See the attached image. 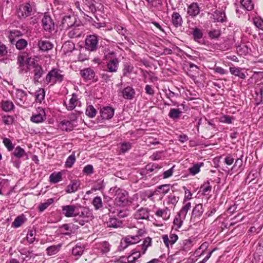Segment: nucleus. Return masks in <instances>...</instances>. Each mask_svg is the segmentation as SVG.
<instances>
[{
    "label": "nucleus",
    "mask_w": 263,
    "mask_h": 263,
    "mask_svg": "<svg viewBox=\"0 0 263 263\" xmlns=\"http://www.w3.org/2000/svg\"><path fill=\"white\" fill-rule=\"evenodd\" d=\"M62 180V173L61 172L52 173L49 176V181L52 183H57Z\"/></svg>",
    "instance_id": "nucleus-34"
},
{
    "label": "nucleus",
    "mask_w": 263,
    "mask_h": 263,
    "mask_svg": "<svg viewBox=\"0 0 263 263\" xmlns=\"http://www.w3.org/2000/svg\"><path fill=\"white\" fill-rule=\"evenodd\" d=\"M63 214L66 217H75L78 206L75 205H67L62 207Z\"/></svg>",
    "instance_id": "nucleus-12"
},
{
    "label": "nucleus",
    "mask_w": 263,
    "mask_h": 263,
    "mask_svg": "<svg viewBox=\"0 0 263 263\" xmlns=\"http://www.w3.org/2000/svg\"><path fill=\"white\" fill-rule=\"evenodd\" d=\"M108 206H109V208H108V211H109V213H111L112 214H115V216L116 215L119 216H121V217H124V214H122L123 213V212L122 211H118V210H117V211L116 212L114 210V208H112L111 205H108Z\"/></svg>",
    "instance_id": "nucleus-59"
},
{
    "label": "nucleus",
    "mask_w": 263,
    "mask_h": 263,
    "mask_svg": "<svg viewBox=\"0 0 263 263\" xmlns=\"http://www.w3.org/2000/svg\"><path fill=\"white\" fill-rule=\"evenodd\" d=\"M100 113L103 120L110 119L114 115V109L111 107H104L101 109Z\"/></svg>",
    "instance_id": "nucleus-14"
},
{
    "label": "nucleus",
    "mask_w": 263,
    "mask_h": 263,
    "mask_svg": "<svg viewBox=\"0 0 263 263\" xmlns=\"http://www.w3.org/2000/svg\"><path fill=\"white\" fill-rule=\"evenodd\" d=\"M22 35V32L19 30H13L10 32L9 35V39L12 44H14L15 42V37H20Z\"/></svg>",
    "instance_id": "nucleus-37"
},
{
    "label": "nucleus",
    "mask_w": 263,
    "mask_h": 263,
    "mask_svg": "<svg viewBox=\"0 0 263 263\" xmlns=\"http://www.w3.org/2000/svg\"><path fill=\"white\" fill-rule=\"evenodd\" d=\"M62 246L61 243H59L57 245H53L48 247L46 250L47 254L48 256H52L56 254L60 251Z\"/></svg>",
    "instance_id": "nucleus-24"
},
{
    "label": "nucleus",
    "mask_w": 263,
    "mask_h": 263,
    "mask_svg": "<svg viewBox=\"0 0 263 263\" xmlns=\"http://www.w3.org/2000/svg\"><path fill=\"white\" fill-rule=\"evenodd\" d=\"M201 190L204 194H205L207 192H211L212 190V186L210 184V182L209 181H207L206 182L204 183L201 186Z\"/></svg>",
    "instance_id": "nucleus-54"
},
{
    "label": "nucleus",
    "mask_w": 263,
    "mask_h": 263,
    "mask_svg": "<svg viewBox=\"0 0 263 263\" xmlns=\"http://www.w3.org/2000/svg\"><path fill=\"white\" fill-rule=\"evenodd\" d=\"M26 220L24 214H22L15 218L14 221L12 223V227L17 228L21 227Z\"/></svg>",
    "instance_id": "nucleus-28"
},
{
    "label": "nucleus",
    "mask_w": 263,
    "mask_h": 263,
    "mask_svg": "<svg viewBox=\"0 0 263 263\" xmlns=\"http://www.w3.org/2000/svg\"><path fill=\"white\" fill-rule=\"evenodd\" d=\"M200 9L197 3H193L187 8V13L190 16L195 17L200 12Z\"/></svg>",
    "instance_id": "nucleus-21"
},
{
    "label": "nucleus",
    "mask_w": 263,
    "mask_h": 263,
    "mask_svg": "<svg viewBox=\"0 0 263 263\" xmlns=\"http://www.w3.org/2000/svg\"><path fill=\"white\" fill-rule=\"evenodd\" d=\"M28 43L26 40L21 39L15 42L16 48L18 50L24 49L27 45Z\"/></svg>",
    "instance_id": "nucleus-46"
},
{
    "label": "nucleus",
    "mask_w": 263,
    "mask_h": 263,
    "mask_svg": "<svg viewBox=\"0 0 263 263\" xmlns=\"http://www.w3.org/2000/svg\"><path fill=\"white\" fill-rule=\"evenodd\" d=\"M168 202L170 203H172V204L175 205L178 201V198L176 197L174 195H169L168 197Z\"/></svg>",
    "instance_id": "nucleus-63"
},
{
    "label": "nucleus",
    "mask_w": 263,
    "mask_h": 263,
    "mask_svg": "<svg viewBox=\"0 0 263 263\" xmlns=\"http://www.w3.org/2000/svg\"><path fill=\"white\" fill-rule=\"evenodd\" d=\"M132 147V144L129 142H124L121 146V150L123 153H125Z\"/></svg>",
    "instance_id": "nucleus-57"
},
{
    "label": "nucleus",
    "mask_w": 263,
    "mask_h": 263,
    "mask_svg": "<svg viewBox=\"0 0 263 263\" xmlns=\"http://www.w3.org/2000/svg\"><path fill=\"white\" fill-rule=\"evenodd\" d=\"M137 219H146L149 217V211L146 208H141L134 215Z\"/></svg>",
    "instance_id": "nucleus-18"
},
{
    "label": "nucleus",
    "mask_w": 263,
    "mask_h": 263,
    "mask_svg": "<svg viewBox=\"0 0 263 263\" xmlns=\"http://www.w3.org/2000/svg\"><path fill=\"white\" fill-rule=\"evenodd\" d=\"M80 73L85 81L90 80L95 76V72L91 68H86L82 69L80 70Z\"/></svg>",
    "instance_id": "nucleus-15"
},
{
    "label": "nucleus",
    "mask_w": 263,
    "mask_h": 263,
    "mask_svg": "<svg viewBox=\"0 0 263 263\" xmlns=\"http://www.w3.org/2000/svg\"><path fill=\"white\" fill-rule=\"evenodd\" d=\"M202 165V163L195 164L193 166L189 168V172L192 175H195L199 172L200 167Z\"/></svg>",
    "instance_id": "nucleus-43"
},
{
    "label": "nucleus",
    "mask_w": 263,
    "mask_h": 263,
    "mask_svg": "<svg viewBox=\"0 0 263 263\" xmlns=\"http://www.w3.org/2000/svg\"><path fill=\"white\" fill-rule=\"evenodd\" d=\"M230 71L232 74L242 79H245L246 78L245 74L242 72L239 68L230 67Z\"/></svg>",
    "instance_id": "nucleus-35"
},
{
    "label": "nucleus",
    "mask_w": 263,
    "mask_h": 263,
    "mask_svg": "<svg viewBox=\"0 0 263 263\" xmlns=\"http://www.w3.org/2000/svg\"><path fill=\"white\" fill-rule=\"evenodd\" d=\"M83 172L87 174H91L93 173V168L91 165H87L84 168Z\"/></svg>",
    "instance_id": "nucleus-64"
},
{
    "label": "nucleus",
    "mask_w": 263,
    "mask_h": 263,
    "mask_svg": "<svg viewBox=\"0 0 263 263\" xmlns=\"http://www.w3.org/2000/svg\"><path fill=\"white\" fill-rule=\"evenodd\" d=\"M80 186V182L79 180H73L68 185L65 189L67 193H72L78 190Z\"/></svg>",
    "instance_id": "nucleus-19"
},
{
    "label": "nucleus",
    "mask_w": 263,
    "mask_h": 263,
    "mask_svg": "<svg viewBox=\"0 0 263 263\" xmlns=\"http://www.w3.org/2000/svg\"><path fill=\"white\" fill-rule=\"evenodd\" d=\"M83 9L87 11H89L95 13L96 11V8L95 5V0H83Z\"/></svg>",
    "instance_id": "nucleus-17"
},
{
    "label": "nucleus",
    "mask_w": 263,
    "mask_h": 263,
    "mask_svg": "<svg viewBox=\"0 0 263 263\" xmlns=\"http://www.w3.org/2000/svg\"><path fill=\"white\" fill-rule=\"evenodd\" d=\"M54 201L53 198H49L44 203H41L39 204L38 208L40 212H43L46 210L50 205H51Z\"/></svg>",
    "instance_id": "nucleus-42"
},
{
    "label": "nucleus",
    "mask_w": 263,
    "mask_h": 263,
    "mask_svg": "<svg viewBox=\"0 0 263 263\" xmlns=\"http://www.w3.org/2000/svg\"><path fill=\"white\" fill-rule=\"evenodd\" d=\"M242 159L241 158H238L236 160L234 165L232 167V170H237L242 165Z\"/></svg>",
    "instance_id": "nucleus-58"
},
{
    "label": "nucleus",
    "mask_w": 263,
    "mask_h": 263,
    "mask_svg": "<svg viewBox=\"0 0 263 263\" xmlns=\"http://www.w3.org/2000/svg\"><path fill=\"white\" fill-rule=\"evenodd\" d=\"M212 18L214 22H224L226 20L225 13L221 10H216L212 14Z\"/></svg>",
    "instance_id": "nucleus-22"
},
{
    "label": "nucleus",
    "mask_w": 263,
    "mask_h": 263,
    "mask_svg": "<svg viewBox=\"0 0 263 263\" xmlns=\"http://www.w3.org/2000/svg\"><path fill=\"white\" fill-rule=\"evenodd\" d=\"M67 35L70 38L80 37L83 33V27L81 24H77L67 30Z\"/></svg>",
    "instance_id": "nucleus-8"
},
{
    "label": "nucleus",
    "mask_w": 263,
    "mask_h": 263,
    "mask_svg": "<svg viewBox=\"0 0 263 263\" xmlns=\"http://www.w3.org/2000/svg\"><path fill=\"white\" fill-rule=\"evenodd\" d=\"M107 225L108 227L118 228L122 227V222L121 220H119L116 218H110L107 222Z\"/></svg>",
    "instance_id": "nucleus-30"
},
{
    "label": "nucleus",
    "mask_w": 263,
    "mask_h": 263,
    "mask_svg": "<svg viewBox=\"0 0 263 263\" xmlns=\"http://www.w3.org/2000/svg\"><path fill=\"white\" fill-rule=\"evenodd\" d=\"M16 96L21 101H25L27 97V93L21 89H17L16 92Z\"/></svg>",
    "instance_id": "nucleus-49"
},
{
    "label": "nucleus",
    "mask_w": 263,
    "mask_h": 263,
    "mask_svg": "<svg viewBox=\"0 0 263 263\" xmlns=\"http://www.w3.org/2000/svg\"><path fill=\"white\" fill-rule=\"evenodd\" d=\"M76 156L74 153H73L67 158L65 161V166L67 168H70L76 162Z\"/></svg>",
    "instance_id": "nucleus-41"
},
{
    "label": "nucleus",
    "mask_w": 263,
    "mask_h": 263,
    "mask_svg": "<svg viewBox=\"0 0 263 263\" xmlns=\"http://www.w3.org/2000/svg\"><path fill=\"white\" fill-rule=\"evenodd\" d=\"M119 61L118 58H114L108 61L106 64V71L109 72H116L118 71Z\"/></svg>",
    "instance_id": "nucleus-13"
},
{
    "label": "nucleus",
    "mask_w": 263,
    "mask_h": 263,
    "mask_svg": "<svg viewBox=\"0 0 263 263\" xmlns=\"http://www.w3.org/2000/svg\"><path fill=\"white\" fill-rule=\"evenodd\" d=\"M191 207V204L190 202L186 203L184 204V205L181 208L180 211L179 212L178 214L179 216L184 219L185 218L187 212L190 210Z\"/></svg>",
    "instance_id": "nucleus-36"
},
{
    "label": "nucleus",
    "mask_w": 263,
    "mask_h": 263,
    "mask_svg": "<svg viewBox=\"0 0 263 263\" xmlns=\"http://www.w3.org/2000/svg\"><path fill=\"white\" fill-rule=\"evenodd\" d=\"M125 241L127 244H135L140 241V239L137 235L132 236H128V238H126Z\"/></svg>",
    "instance_id": "nucleus-47"
},
{
    "label": "nucleus",
    "mask_w": 263,
    "mask_h": 263,
    "mask_svg": "<svg viewBox=\"0 0 263 263\" xmlns=\"http://www.w3.org/2000/svg\"><path fill=\"white\" fill-rule=\"evenodd\" d=\"M41 23L44 31L52 33L55 31L54 22L49 15L45 14L42 19Z\"/></svg>",
    "instance_id": "nucleus-4"
},
{
    "label": "nucleus",
    "mask_w": 263,
    "mask_h": 263,
    "mask_svg": "<svg viewBox=\"0 0 263 263\" xmlns=\"http://www.w3.org/2000/svg\"><path fill=\"white\" fill-rule=\"evenodd\" d=\"M31 66H32L33 69L34 80L35 82H38L39 79L42 77L44 73V70L41 65L35 62L33 60L31 62Z\"/></svg>",
    "instance_id": "nucleus-10"
},
{
    "label": "nucleus",
    "mask_w": 263,
    "mask_h": 263,
    "mask_svg": "<svg viewBox=\"0 0 263 263\" xmlns=\"http://www.w3.org/2000/svg\"><path fill=\"white\" fill-rule=\"evenodd\" d=\"M1 107L4 111L9 112L14 109V105L11 101H2L1 102Z\"/></svg>",
    "instance_id": "nucleus-25"
},
{
    "label": "nucleus",
    "mask_w": 263,
    "mask_h": 263,
    "mask_svg": "<svg viewBox=\"0 0 263 263\" xmlns=\"http://www.w3.org/2000/svg\"><path fill=\"white\" fill-rule=\"evenodd\" d=\"M31 59L27 58L25 53L20 54L17 56V63L18 65V69L20 73L27 72L30 70L31 66Z\"/></svg>",
    "instance_id": "nucleus-3"
},
{
    "label": "nucleus",
    "mask_w": 263,
    "mask_h": 263,
    "mask_svg": "<svg viewBox=\"0 0 263 263\" xmlns=\"http://www.w3.org/2000/svg\"><path fill=\"white\" fill-rule=\"evenodd\" d=\"M172 22L176 27L181 26L182 19L181 15L178 12H174L172 16Z\"/></svg>",
    "instance_id": "nucleus-26"
},
{
    "label": "nucleus",
    "mask_w": 263,
    "mask_h": 263,
    "mask_svg": "<svg viewBox=\"0 0 263 263\" xmlns=\"http://www.w3.org/2000/svg\"><path fill=\"white\" fill-rule=\"evenodd\" d=\"M221 31L220 29H212L208 32L209 36L212 39H218L221 35Z\"/></svg>",
    "instance_id": "nucleus-44"
},
{
    "label": "nucleus",
    "mask_w": 263,
    "mask_h": 263,
    "mask_svg": "<svg viewBox=\"0 0 263 263\" xmlns=\"http://www.w3.org/2000/svg\"><path fill=\"white\" fill-rule=\"evenodd\" d=\"M175 95L176 94L174 92L171 91L170 90H168V91L166 92V97L170 99L171 101L173 103V105H177V106H178L179 105L177 102H173L172 100V99L175 97Z\"/></svg>",
    "instance_id": "nucleus-60"
},
{
    "label": "nucleus",
    "mask_w": 263,
    "mask_h": 263,
    "mask_svg": "<svg viewBox=\"0 0 263 263\" xmlns=\"http://www.w3.org/2000/svg\"><path fill=\"white\" fill-rule=\"evenodd\" d=\"M192 35L195 40L200 39L203 36V33L200 29L196 27L193 29Z\"/></svg>",
    "instance_id": "nucleus-48"
},
{
    "label": "nucleus",
    "mask_w": 263,
    "mask_h": 263,
    "mask_svg": "<svg viewBox=\"0 0 263 263\" xmlns=\"http://www.w3.org/2000/svg\"><path fill=\"white\" fill-rule=\"evenodd\" d=\"M155 214L157 216L162 217L164 219H167L170 216V211L167 208L164 210L159 209L156 211Z\"/></svg>",
    "instance_id": "nucleus-40"
},
{
    "label": "nucleus",
    "mask_w": 263,
    "mask_h": 263,
    "mask_svg": "<svg viewBox=\"0 0 263 263\" xmlns=\"http://www.w3.org/2000/svg\"><path fill=\"white\" fill-rule=\"evenodd\" d=\"M115 196V201L117 205L126 206L128 204V193L126 191L119 188L116 190Z\"/></svg>",
    "instance_id": "nucleus-6"
},
{
    "label": "nucleus",
    "mask_w": 263,
    "mask_h": 263,
    "mask_svg": "<svg viewBox=\"0 0 263 263\" xmlns=\"http://www.w3.org/2000/svg\"><path fill=\"white\" fill-rule=\"evenodd\" d=\"M37 45L40 49L43 51H47L53 47V45L48 41L40 40Z\"/></svg>",
    "instance_id": "nucleus-23"
},
{
    "label": "nucleus",
    "mask_w": 263,
    "mask_h": 263,
    "mask_svg": "<svg viewBox=\"0 0 263 263\" xmlns=\"http://www.w3.org/2000/svg\"><path fill=\"white\" fill-rule=\"evenodd\" d=\"M92 204L96 210H100L103 206V203L101 198L100 196L95 197L92 201Z\"/></svg>",
    "instance_id": "nucleus-38"
},
{
    "label": "nucleus",
    "mask_w": 263,
    "mask_h": 263,
    "mask_svg": "<svg viewBox=\"0 0 263 263\" xmlns=\"http://www.w3.org/2000/svg\"><path fill=\"white\" fill-rule=\"evenodd\" d=\"M170 184H166L161 185L158 186L156 190H158L159 191V193H160V191H161V193L163 194V195H165L170 191Z\"/></svg>",
    "instance_id": "nucleus-52"
},
{
    "label": "nucleus",
    "mask_w": 263,
    "mask_h": 263,
    "mask_svg": "<svg viewBox=\"0 0 263 263\" xmlns=\"http://www.w3.org/2000/svg\"><path fill=\"white\" fill-rule=\"evenodd\" d=\"M203 211L204 209L202 204H197L193 209L191 219H194L196 218H199L203 214Z\"/></svg>",
    "instance_id": "nucleus-20"
},
{
    "label": "nucleus",
    "mask_w": 263,
    "mask_h": 263,
    "mask_svg": "<svg viewBox=\"0 0 263 263\" xmlns=\"http://www.w3.org/2000/svg\"><path fill=\"white\" fill-rule=\"evenodd\" d=\"M76 18L74 16H65L63 17L61 26L62 28L65 30H67L70 27L74 26L78 24L76 23Z\"/></svg>",
    "instance_id": "nucleus-9"
},
{
    "label": "nucleus",
    "mask_w": 263,
    "mask_h": 263,
    "mask_svg": "<svg viewBox=\"0 0 263 263\" xmlns=\"http://www.w3.org/2000/svg\"><path fill=\"white\" fill-rule=\"evenodd\" d=\"M93 219L92 212L89 208L84 206L78 208L77 212L73 220L81 226H84L86 223Z\"/></svg>",
    "instance_id": "nucleus-1"
},
{
    "label": "nucleus",
    "mask_w": 263,
    "mask_h": 263,
    "mask_svg": "<svg viewBox=\"0 0 263 263\" xmlns=\"http://www.w3.org/2000/svg\"><path fill=\"white\" fill-rule=\"evenodd\" d=\"M35 234H36V232H35V231H34V230H29L28 231L27 234L26 238H27V241L30 243H32L34 241Z\"/></svg>",
    "instance_id": "nucleus-50"
},
{
    "label": "nucleus",
    "mask_w": 263,
    "mask_h": 263,
    "mask_svg": "<svg viewBox=\"0 0 263 263\" xmlns=\"http://www.w3.org/2000/svg\"><path fill=\"white\" fill-rule=\"evenodd\" d=\"M182 113V111L178 108H172L171 109L169 113L168 117L175 120L178 119Z\"/></svg>",
    "instance_id": "nucleus-33"
},
{
    "label": "nucleus",
    "mask_w": 263,
    "mask_h": 263,
    "mask_svg": "<svg viewBox=\"0 0 263 263\" xmlns=\"http://www.w3.org/2000/svg\"><path fill=\"white\" fill-rule=\"evenodd\" d=\"M78 101L77 95L73 93L71 98L69 100V103L66 105V108L69 110H73L76 106Z\"/></svg>",
    "instance_id": "nucleus-31"
},
{
    "label": "nucleus",
    "mask_w": 263,
    "mask_h": 263,
    "mask_svg": "<svg viewBox=\"0 0 263 263\" xmlns=\"http://www.w3.org/2000/svg\"><path fill=\"white\" fill-rule=\"evenodd\" d=\"M182 219H183L179 216L174 218L173 224L174 227H176V228H175L176 229L181 228L183 222Z\"/></svg>",
    "instance_id": "nucleus-55"
},
{
    "label": "nucleus",
    "mask_w": 263,
    "mask_h": 263,
    "mask_svg": "<svg viewBox=\"0 0 263 263\" xmlns=\"http://www.w3.org/2000/svg\"><path fill=\"white\" fill-rule=\"evenodd\" d=\"M84 247L80 242L78 243L72 250V254L74 256L80 257L84 252Z\"/></svg>",
    "instance_id": "nucleus-27"
},
{
    "label": "nucleus",
    "mask_w": 263,
    "mask_h": 263,
    "mask_svg": "<svg viewBox=\"0 0 263 263\" xmlns=\"http://www.w3.org/2000/svg\"><path fill=\"white\" fill-rule=\"evenodd\" d=\"M12 155L17 158H21L25 156H27V154L25 150L21 146H17L12 153Z\"/></svg>",
    "instance_id": "nucleus-32"
},
{
    "label": "nucleus",
    "mask_w": 263,
    "mask_h": 263,
    "mask_svg": "<svg viewBox=\"0 0 263 263\" xmlns=\"http://www.w3.org/2000/svg\"><path fill=\"white\" fill-rule=\"evenodd\" d=\"M36 100L41 102L45 97V91L44 89H40L35 92Z\"/></svg>",
    "instance_id": "nucleus-51"
},
{
    "label": "nucleus",
    "mask_w": 263,
    "mask_h": 263,
    "mask_svg": "<svg viewBox=\"0 0 263 263\" xmlns=\"http://www.w3.org/2000/svg\"><path fill=\"white\" fill-rule=\"evenodd\" d=\"M98 39L96 35H88L85 40V48L88 51H95L98 48Z\"/></svg>",
    "instance_id": "nucleus-7"
},
{
    "label": "nucleus",
    "mask_w": 263,
    "mask_h": 263,
    "mask_svg": "<svg viewBox=\"0 0 263 263\" xmlns=\"http://www.w3.org/2000/svg\"><path fill=\"white\" fill-rule=\"evenodd\" d=\"M62 73L63 71L59 69H52L47 74L45 82L47 84L52 83V84L61 83L64 79V74Z\"/></svg>",
    "instance_id": "nucleus-2"
},
{
    "label": "nucleus",
    "mask_w": 263,
    "mask_h": 263,
    "mask_svg": "<svg viewBox=\"0 0 263 263\" xmlns=\"http://www.w3.org/2000/svg\"><path fill=\"white\" fill-rule=\"evenodd\" d=\"M45 116L44 109L43 108L39 107L36 110V112L32 115L31 121L36 123H41L44 120Z\"/></svg>",
    "instance_id": "nucleus-11"
},
{
    "label": "nucleus",
    "mask_w": 263,
    "mask_h": 263,
    "mask_svg": "<svg viewBox=\"0 0 263 263\" xmlns=\"http://www.w3.org/2000/svg\"><path fill=\"white\" fill-rule=\"evenodd\" d=\"M3 142L8 151H11L14 148V146L9 139L7 138H4Z\"/></svg>",
    "instance_id": "nucleus-53"
},
{
    "label": "nucleus",
    "mask_w": 263,
    "mask_h": 263,
    "mask_svg": "<svg viewBox=\"0 0 263 263\" xmlns=\"http://www.w3.org/2000/svg\"><path fill=\"white\" fill-rule=\"evenodd\" d=\"M145 92L150 96H154L155 91L153 89L152 86L149 85H146L145 87Z\"/></svg>",
    "instance_id": "nucleus-62"
},
{
    "label": "nucleus",
    "mask_w": 263,
    "mask_h": 263,
    "mask_svg": "<svg viewBox=\"0 0 263 263\" xmlns=\"http://www.w3.org/2000/svg\"><path fill=\"white\" fill-rule=\"evenodd\" d=\"M97 113L96 109L92 105H89L87 107L85 111V114L89 118H92L95 117Z\"/></svg>",
    "instance_id": "nucleus-45"
},
{
    "label": "nucleus",
    "mask_w": 263,
    "mask_h": 263,
    "mask_svg": "<svg viewBox=\"0 0 263 263\" xmlns=\"http://www.w3.org/2000/svg\"><path fill=\"white\" fill-rule=\"evenodd\" d=\"M253 22L256 27L263 30V20L256 17L254 19Z\"/></svg>",
    "instance_id": "nucleus-56"
},
{
    "label": "nucleus",
    "mask_w": 263,
    "mask_h": 263,
    "mask_svg": "<svg viewBox=\"0 0 263 263\" xmlns=\"http://www.w3.org/2000/svg\"><path fill=\"white\" fill-rule=\"evenodd\" d=\"M33 3L27 2L20 6L17 10V14L19 18H25L31 15Z\"/></svg>",
    "instance_id": "nucleus-5"
},
{
    "label": "nucleus",
    "mask_w": 263,
    "mask_h": 263,
    "mask_svg": "<svg viewBox=\"0 0 263 263\" xmlns=\"http://www.w3.org/2000/svg\"><path fill=\"white\" fill-rule=\"evenodd\" d=\"M134 66L130 63H125L122 69L123 76L128 77L133 71Z\"/></svg>",
    "instance_id": "nucleus-29"
},
{
    "label": "nucleus",
    "mask_w": 263,
    "mask_h": 263,
    "mask_svg": "<svg viewBox=\"0 0 263 263\" xmlns=\"http://www.w3.org/2000/svg\"><path fill=\"white\" fill-rule=\"evenodd\" d=\"M135 89L131 86H127L122 91L123 97L127 100H132L135 96Z\"/></svg>",
    "instance_id": "nucleus-16"
},
{
    "label": "nucleus",
    "mask_w": 263,
    "mask_h": 263,
    "mask_svg": "<svg viewBox=\"0 0 263 263\" xmlns=\"http://www.w3.org/2000/svg\"><path fill=\"white\" fill-rule=\"evenodd\" d=\"M234 159L231 155H228L224 158V163L228 165H231L234 162Z\"/></svg>",
    "instance_id": "nucleus-61"
},
{
    "label": "nucleus",
    "mask_w": 263,
    "mask_h": 263,
    "mask_svg": "<svg viewBox=\"0 0 263 263\" xmlns=\"http://www.w3.org/2000/svg\"><path fill=\"white\" fill-rule=\"evenodd\" d=\"M241 4L248 11H251L254 8V3L252 0H241Z\"/></svg>",
    "instance_id": "nucleus-39"
}]
</instances>
